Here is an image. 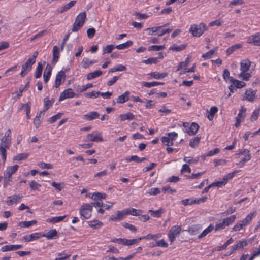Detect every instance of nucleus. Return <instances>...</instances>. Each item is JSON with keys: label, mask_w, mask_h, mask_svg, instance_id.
<instances>
[{"label": "nucleus", "mask_w": 260, "mask_h": 260, "mask_svg": "<svg viewBox=\"0 0 260 260\" xmlns=\"http://www.w3.org/2000/svg\"><path fill=\"white\" fill-rule=\"evenodd\" d=\"M223 78L227 83H231L234 79L232 77L230 76V72L227 69H225L223 71Z\"/></svg>", "instance_id": "ea45409f"}, {"label": "nucleus", "mask_w": 260, "mask_h": 260, "mask_svg": "<svg viewBox=\"0 0 260 260\" xmlns=\"http://www.w3.org/2000/svg\"><path fill=\"white\" fill-rule=\"evenodd\" d=\"M54 99L52 98L50 100L49 97H45L44 99V108L42 112H43V113L46 112L53 105L54 102Z\"/></svg>", "instance_id": "b1692460"}, {"label": "nucleus", "mask_w": 260, "mask_h": 260, "mask_svg": "<svg viewBox=\"0 0 260 260\" xmlns=\"http://www.w3.org/2000/svg\"><path fill=\"white\" fill-rule=\"evenodd\" d=\"M246 112V108L244 107L243 106H241L240 110H239V112L238 114L237 119L243 121L245 117Z\"/></svg>", "instance_id": "a18cd8bd"}, {"label": "nucleus", "mask_w": 260, "mask_h": 260, "mask_svg": "<svg viewBox=\"0 0 260 260\" xmlns=\"http://www.w3.org/2000/svg\"><path fill=\"white\" fill-rule=\"evenodd\" d=\"M185 47L186 46L184 45H181L180 46L174 45L169 48V50L175 51H180L183 50Z\"/></svg>", "instance_id": "774afa93"}, {"label": "nucleus", "mask_w": 260, "mask_h": 260, "mask_svg": "<svg viewBox=\"0 0 260 260\" xmlns=\"http://www.w3.org/2000/svg\"><path fill=\"white\" fill-rule=\"evenodd\" d=\"M57 236V232L56 229H52L45 234L42 233V237H46L48 239H54Z\"/></svg>", "instance_id": "c756f323"}, {"label": "nucleus", "mask_w": 260, "mask_h": 260, "mask_svg": "<svg viewBox=\"0 0 260 260\" xmlns=\"http://www.w3.org/2000/svg\"><path fill=\"white\" fill-rule=\"evenodd\" d=\"M12 175H10L9 173L6 172L5 171L4 172V184L3 186L4 188H6L9 183L12 181Z\"/></svg>", "instance_id": "c9c22d12"}, {"label": "nucleus", "mask_w": 260, "mask_h": 260, "mask_svg": "<svg viewBox=\"0 0 260 260\" xmlns=\"http://www.w3.org/2000/svg\"><path fill=\"white\" fill-rule=\"evenodd\" d=\"M102 74V72L100 70L95 71L93 72L90 73L88 75H87L86 78L87 80H91L92 79L95 78Z\"/></svg>", "instance_id": "79ce46f5"}, {"label": "nucleus", "mask_w": 260, "mask_h": 260, "mask_svg": "<svg viewBox=\"0 0 260 260\" xmlns=\"http://www.w3.org/2000/svg\"><path fill=\"white\" fill-rule=\"evenodd\" d=\"M51 68L49 64H47L46 67L45 71L43 74L44 81L45 83H47L51 74Z\"/></svg>", "instance_id": "2f4dec72"}, {"label": "nucleus", "mask_w": 260, "mask_h": 260, "mask_svg": "<svg viewBox=\"0 0 260 260\" xmlns=\"http://www.w3.org/2000/svg\"><path fill=\"white\" fill-rule=\"evenodd\" d=\"M149 79H154L156 80H161L166 78L168 76V73L166 72L159 73L158 72H153L148 74Z\"/></svg>", "instance_id": "aec40b11"}, {"label": "nucleus", "mask_w": 260, "mask_h": 260, "mask_svg": "<svg viewBox=\"0 0 260 260\" xmlns=\"http://www.w3.org/2000/svg\"><path fill=\"white\" fill-rule=\"evenodd\" d=\"M191 55H188L185 61L181 62L177 67V71H180V74H185L190 72H194L196 69L195 64L190 68H188V66L191 61Z\"/></svg>", "instance_id": "20e7f679"}, {"label": "nucleus", "mask_w": 260, "mask_h": 260, "mask_svg": "<svg viewBox=\"0 0 260 260\" xmlns=\"http://www.w3.org/2000/svg\"><path fill=\"white\" fill-rule=\"evenodd\" d=\"M44 114L43 113V112L40 111L37 114L36 117H35L33 124L36 128H38L40 126L42 122L41 119L44 116Z\"/></svg>", "instance_id": "a878e982"}, {"label": "nucleus", "mask_w": 260, "mask_h": 260, "mask_svg": "<svg viewBox=\"0 0 260 260\" xmlns=\"http://www.w3.org/2000/svg\"><path fill=\"white\" fill-rule=\"evenodd\" d=\"M100 94H101V92L99 91H93L85 93L84 96L88 98H96L100 96Z\"/></svg>", "instance_id": "6e6d98bb"}, {"label": "nucleus", "mask_w": 260, "mask_h": 260, "mask_svg": "<svg viewBox=\"0 0 260 260\" xmlns=\"http://www.w3.org/2000/svg\"><path fill=\"white\" fill-rule=\"evenodd\" d=\"M231 84H232L234 86H235L237 88H241L246 86V83L244 82L240 81L234 79L231 82Z\"/></svg>", "instance_id": "8fccbe9b"}, {"label": "nucleus", "mask_w": 260, "mask_h": 260, "mask_svg": "<svg viewBox=\"0 0 260 260\" xmlns=\"http://www.w3.org/2000/svg\"><path fill=\"white\" fill-rule=\"evenodd\" d=\"M160 193V190L157 187H154L151 188L149 190H148L146 194H148L150 196H156L159 194Z\"/></svg>", "instance_id": "680f3d73"}, {"label": "nucleus", "mask_w": 260, "mask_h": 260, "mask_svg": "<svg viewBox=\"0 0 260 260\" xmlns=\"http://www.w3.org/2000/svg\"><path fill=\"white\" fill-rule=\"evenodd\" d=\"M143 239H154V236L152 234H148L146 236L139 237L136 239H128L126 238H114L112 242L119 245L126 246H132L135 244L138 243L140 241Z\"/></svg>", "instance_id": "f03ea898"}, {"label": "nucleus", "mask_w": 260, "mask_h": 260, "mask_svg": "<svg viewBox=\"0 0 260 260\" xmlns=\"http://www.w3.org/2000/svg\"><path fill=\"white\" fill-rule=\"evenodd\" d=\"M253 217V214H248L244 219L236 223L231 229L232 232L239 231L243 229L245 226L248 224L251 221Z\"/></svg>", "instance_id": "9b49d317"}, {"label": "nucleus", "mask_w": 260, "mask_h": 260, "mask_svg": "<svg viewBox=\"0 0 260 260\" xmlns=\"http://www.w3.org/2000/svg\"><path fill=\"white\" fill-rule=\"evenodd\" d=\"M168 246L167 242L163 239L157 241L155 244H153L150 245L151 247L159 246L161 247H167Z\"/></svg>", "instance_id": "e2e57ef3"}, {"label": "nucleus", "mask_w": 260, "mask_h": 260, "mask_svg": "<svg viewBox=\"0 0 260 260\" xmlns=\"http://www.w3.org/2000/svg\"><path fill=\"white\" fill-rule=\"evenodd\" d=\"M19 168V166L17 165H15L12 166H10L7 168L5 171L8 173H9L10 175H12L13 174H15L17 171L18 170Z\"/></svg>", "instance_id": "09e8293b"}, {"label": "nucleus", "mask_w": 260, "mask_h": 260, "mask_svg": "<svg viewBox=\"0 0 260 260\" xmlns=\"http://www.w3.org/2000/svg\"><path fill=\"white\" fill-rule=\"evenodd\" d=\"M244 0H232L229 6L230 7H233L235 6H240L244 4Z\"/></svg>", "instance_id": "338daca9"}, {"label": "nucleus", "mask_w": 260, "mask_h": 260, "mask_svg": "<svg viewBox=\"0 0 260 260\" xmlns=\"http://www.w3.org/2000/svg\"><path fill=\"white\" fill-rule=\"evenodd\" d=\"M11 131L8 129L5 133L4 136L1 139L0 152L3 163L5 164L7 158V150L10 147L11 144Z\"/></svg>", "instance_id": "f257e3e1"}, {"label": "nucleus", "mask_w": 260, "mask_h": 260, "mask_svg": "<svg viewBox=\"0 0 260 260\" xmlns=\"http://www.w3.org/2000/svg\"><path fill=\"white\" fill-rule=\"evenodd\" d=\"M97 62L95 60H90V59L84 57L82 61V66L83 68H87L93 64Z\"/></svg>", "instance_id": "473e14b6"}, {"label": "nucleus", "mask_w": 260, "mask_h": 260, "mask_svg": "<svg viewBox=\"0 0 260 260\" xmlns=\"http://www.w3.org/2000/svg\"><path fill=\"white\" fill-rule=\"evenodd\" d=\"M144 159H145L144 158L141 159L137 155H133L130 157H127L125 158V160L127 162H131L132 161H134L136 162H141V161H143Z\"/></svg>", "instance_id": "3c124183"}, {"label": "nucleus", "mask_w": 260, "mask_h": 260, "mask_svg": "<svg viewBox=\"0 0 260 260\" xmlns=\"http://www.w3.org/2000/svg\"><path fill=\"white\" fill-rule=\"evenodd\" d=\"M251 66V61L248 59L242 60L240 62V73L238 77L245 81H248L251 77V74L248 72Z\"/></svg>", "instance_id": "7ed1b4c3"}, {"label": "nucleus", "mask_w": 260, "mask_h": 260, "mask_svg": "<svg viewBox=\"0 0 260 260\" xmlns=\"http://www.w3.org/2000/svg\"><path fill=\"white\" fill-rule=\"evenodd\" d=\"M198 157H188L185 156L183 158V161L186 162L187 164H196L199 161Z\"/></svg>", "instance_id": "a19ab883"}, {"label": "nucleus", "mask_w": 260, "mask_h": 260, "mask_svg": "<svg viewBox=\"0 0 260 260\" xmlns=\"http://www.w3.org/2000/svg\"><path fill=\"white\" fill-rule=\"evenodd\" d=\"M93 85L91 83H88L86 85H82V86H78L77 87V91L80 93L83 92L85 91H86L87 89H88L90 88L93 87Z\"/></svg>", "instance_id": "c03bdc74"}, {"label": "nucleus", "mask_w": 260, "mask_h": 260, "mask_svg": "<svg viewBox=\"0 0 260 260\" xmlns=\"http://www.w3.org/2000/svg\"><path fill=\"white\" fill-rule=\"evenodd\" d=\"M43 68V64L41 62H39L38 63V66L36 68L35 75L36 78H39L41 76Z\"/></svg>", "instance_id": "49530a36"}, {"label": "nucleus", "mask_w": 260, "mask_h": 260, "mask_svg": "<svg viewBox=\"0 0 260 260\" xmlns=\"http://www.w3.org/2000/svg\"><path fill=\"white\" fill-rule=\"evenodd\" d=\"M86 19L85 12L79 13L76 17L72 27V31L76 32L80 30L83 26Z\"/></svg>", "instance_id": "39448f33"}, {"label": "nucleus", "mask_w": 260, "mask_h": 260, "mask_svg": "<svg viewBox=\"0 0 260 260\" xmlns=\"http://www.w3.org/2000/svg\"><path fill=\"white\" fill-rule=\"evenodd\" d=\"M183 126L185 128V132L189 135H195L199 129V125L196 123L189 124L188 123H183Z\"/></svg>", "instance_id": "2eb2a0df"}, {"label": "nucleus", "mask_w": 260, "mask_h": 260, "mask_svg": "<svg viewBox=\"0 0 260 260\" xmlns=\"http://www.w3.org/2000/svg\"><path fill=\"white\" fill-rule=\"evenodd\" d=\"M124 210L126 212V216L129 214L133 216H138L141 214V210H137L134 208L127 209Z\"/></svg>", "instance_id": "58836bf2"}, {"label": "nucleus", "mask_w": 260, "mask_h": 260, "mask_svg": "<svg viewBox=\"0 0 260 260\" xmlns=\"http://www.w3.org/2000/svg\"><path fill=\"white\" fill-rule=\"evenodd\" d=\"M38 55V52H35L33 55L28 59L24 64L22 66V69L28 72H29L32 69V65L36 62V58L37 57Z\"/></svg>", "instance_id": "4468645a"}, {"label": "nucleus", "mask_w": 260, "mask_h": 260, "mask_svg": "<svg viewBox=\"0 0 260 260\" xmlns=\"http://www.w3.org/2000/svg\"><path fill=\"white\" fill-rule=\"evenodd\" d=\"M42 237V233L37 232L34 233L30 235H27L23 237V239L26 242L32 241L39 239Z\"/></svg>", "instance_id": "4be33fe9"}, {"label": "nucleus", "mask_w": 260, "mask_h": 260, "mask_svg": "<svg viewBox=\"0 0 260 260\" xmlns=\"http://www.w3.org/2000/svg\"><path fill=\"white\" fill-rule=\"evenodd\" d=\"M36 223H37V221L35 220H33L28 221H23L20 223V225L22 227L29 228L34 224H36Z\"/></svg>", "instance_id": "0e129e2a"}, {"label": "nucleus", "mask_w": 260, "mask_h": 260, "mask_svg": "<svg viewBox=\"0 0 260 260\" xmlns=\"http://www.w3.org/2000/svg\"><path fill=\"white\" fill-rule=\"evenodd\" d=\"M133 42L132 41L129 40L124 43L116 45L115 46V48L119 50H122V49L127 48L133 45Z\"/></svg>", "instance_id": "4c0bfd02"}, {"label": "nucleus", "mask_w": 260, "mask_h": 260, "mask_svg": "<svg viewBox=\"0 0 260 260\" xmlns=\"http://www.w3.org/2000/svg\"><path fill=\"white\" fill-rule=\"evenodd\" d=\"M129 92L128 91H125L122 94L118 96L117 99V103L119 104H123L129 100Z\"/></svg>", "instance_id": "bb28decb"}, {"label": "nucleus", "mask_w": 260, "mask_h": 260, "mask_svg": "<svg viewBox=\"0 0 260 260\" xmlns=\"http://www.w3.org/2000/svg\"><path fill=\"white\" fill-rule=\"evenodd\" d=\"M115 48L113 45H107L103 47V53L107 54L111 53L114 48Z\"/></svg>", "instance_id": "5fc2aeb1"}, {"label": "nucleus", "mask_w": 260, "mask_h": 260, "mask_svg": "<svg viewBox=\"0 0 260 260\" xmlns=\"http://www.w3.org/2000/svg\"><path fill=\"white\" fill-rule=\"evenodd\" d=\"M214 229L213 225L210 224L208 227L205 229L202 233L198 236L199 238H202L206 236L208 233L211 232Z\"/></svg>", "instance_id": "de8ad7c7"}, {"label": "nucleus", "mask_w": 260, "mask_h": 260, "mask_svg": "<svg viewBox=\"0 0 260 260\" xmlns=\"http://www.w3.org/2000/svg\"><path fill=\"white\" fill-rule=\"evenodd\" d=\"M65 78V71L61 70L56 75L55 81V87L58 88L62 83V79Z\"/></svg>", "instance_id": "5701e85b"}, {"label": "nucleus", "mask_w": 260, "mask_h": 260, "mask_svg": "<svg viewBox=\"0 0 260 260\" xmlns=\"http://www.w3.org/2000/svg\"><path fill=\"white\" fill-rule=\"evenodd\" d=\"M237 172V171H234L232 173L228 174L227 175L224 176V177L221 180L217 181L212 183L211 186H212L213 187L218 188L225 186L227 184L229 180L232 179L235 176V175L236 174Z\"/></svg>", "instance_id": "9d476101"}, {"label": "nucleus", "mask_w": 260, "mask_h": 260, "mask_svg": "<svg viewBox=\"0 0 260 260\" xmlns=\"http://www.w3.org/2000/svg\"><path fill=\"white\" fill-rule=\"evenodd\" d=\"M88 225L94 229H99L103 225L102 222L99 220L93 219L88 222Z\"/></svg>", "instance_id": "7c9ffc66"}, {"label": "nucleus", "mask_w": 260, "mask_h": 260, "mask_svg": "<svg viewBox=\"0 0 260 260\" xmlns=\"http://www.w3.org/2000/svg\"><path fill=\"white\" fill-rule=\"evenodd\" d=\"M159 62L157 57H151L146 60H143V62L146 64H156Z\"/></svg>", "instance_id": "603ef678"}, {"label": "nucleus", "mask_w": 260, "mask_h": 260, "mask_svg": "<svg viewBox=\"0 0 260 260\" xmlns=\"http://www.w3.org/2000/svg\"><path fill=\"white\" fill-rule=\"evenodd\" d=\"M247 42L255 46H260V36L258 35H252L248 38Z\"/></svg>", "instance_id": "393cba45"}, {"label": "nucleus", "mask_w": 260, "mask_h": 260, "mask_svg": "<svg viewBox=\"0 0 260 260\" xmlns=\"http://www.w3.org/2000/svg\"><path fill=\"white\" fill-rule=\"evenodd\" d=\"M22 247L21 245H8L3 246L1 248V251L6 252L9 251H13L19 249Z\"/></svg>", "instance_id": "c85d7f7f"}, {"label": "nucleus", "mask_w": 260, "mask_h": 260, "mask_svg": "<svg viewBox=\"0 0 260 260\" xmlns=\"http://www.w3.org/2000/svg\"><path fill=\"white\" fill-rule=\"evenodd\" d=\"M126 212L124 210L117 211L115 214L112 215L109 219L112 221H120L126 216Z\"/></svg>", "instance_id": "a211bd4d"}, {"label": "nucleus", "mask_w": 260, "mask_h": 260, "mask_svg": "<svg viewBox=\"0 0 260 260\" xmlns=\"http://www.w3.org/2000/svg\"><path fill=\"white\" fill-rule=\"evenodd\" d=\"M100 114L97 112H91L83 116V119L87 121H90L99 118Z\"/></svg>", "instance_id": "cd10ccee"}, {"label": "nucleus", "mask_w": 260, "mask_h": 260, "mask_svg": "<svg viewBox=\"0 0 260 260\" xmlns=\"http://www.w3.org/2000/svg\"><path fill=\"white\" fill-rule=\"evenodd\" d=\"M93 210L92 205L89 203L83 204L79 209L81 217L85 219H89L92 215Z\"/></svg>", "instance_id": "6e6552de"}, {"label": "nucleus", "mask_w": 260, "mask_h": 260, "mask_svg": "<svg viewBox=\"0 0 260 260\" xmlns=\"http://www.w3.org/2000/svg\"><path fill=\"white\" fill-rule=\"evenodd\" d=\"M216 51V49L211 50L209 52L202 55V57L205 59H209L213 57L215 52Z\"/></svg>", "instance_id": "69168bd1"}, {"label": "nucleus", "mask_w": 260, "mask_h": 260, "mask_svg": "<svg viewBox=\"0 0 260 260\" xmlns=\"http://www.w3.org/2000/svg\"><path fill=\"white\" fill-rule=\"evenodd\" d=\"M29 186L31 190H39V188L41 186V184L37 183L35 180H32L29 183Z\"/></svg>", "instance_id": "864d4df0"}, {"label": "nucleus", "mask_w": 260, "mask_h": 260, "mask_svg": "<svg viewBox=\"0 0 260 260\" xmlns=\"http://www.w3.org/2000/svg\"><path fill=\"white\" fill-rule=\"evenodd\" d=\"M236 155L238 157L243 156L241 159L237 164L239 167H242L247 161L250 160L251 158L250 151L247 149L239 150V153L236 154Z\"/></svg>", "instance_id": "1a4fd4ad"}, {"label": "nucleus", "mask_w": 260, "mask_h": 260, "mask_svg": "<svg viewBox=\"0 0 260 260\" xmlns=\"http://www.w3.org/2000/svg\"><path fill=\"white\" fill-rule=\"evenodd\" d=\"M218 112V108L216 107H212L210 108L207 116L210 121L213 120L215 114Z\"/></svg>", "instance_id": "37998d69"}, {"label": "nucleus", "mask_w": 260, "mask_h": 260, "mask_svg": "<svg viewBox=\"0 0 260 260\" xmlns=\"http://www.w3.org/2000/svg\"><path fill=\"white\" fill-rule=\"evenodd\" d=\"M236 218V216L234 215L217 221L216 223L215 230L219 231L224 229L226 226L230 225L234 222Z\"/></svg>", "instance_id": "423d86ee"}, {"label": "nucleus", "mask_w": 260, "mask_h": 260, "mask_svg": "<svg viewBox=\"0 0 260 260\" xmlns=\"http://www.w3.org/2000/svg\"><path fill=\"white\" fill-rule=\"evenodd\" d=\"M242 46L243 45L241 43L234 45L228 48V49L226 50V53L228 55H230L234 51H235L236 50L241 48L242 47Z\"/></svg>", "instance_id": "e433bc0d"}, {"label": "nucleus", "mask_w": 260, "mask_h": 260, "mask_svg": "<svg viewBox=\"0 0 260 260\" xmlns=\"http://www.w3.org/2000/svg\"><path fill=\"white\" fill-rule=\"evenodd\" d=\"M22 198L23 196L20 194L9 196L7 198L6 203L8 206H11L19 202Z\"/></svg>", "instance_id": "6ab92c4d"}, {"label": "nucleus", "mask_w": 260, "mask_h": 260, "mask_svg": "<svg viewBox=\"0 0 260 260\" xmlns=\"http://www.w3.org/2000/svg\"><path fill=\"white\" fill-rule=\"evenodd\" d=\"M65 218V215L49 218L46 219V222L55 224L62 221Z\"/></svg>", "instance_id": "f704fd0d"}, {"label": "nucleus", "mask_w": 260, "mask_h": 260, "mask_svg": "<svg viewBox=\"0 0 260 260\" xmlns=\"http://www.w3.org/2000/svg\"><path fill=\"white\" fill-rule=\"evenodd\" d=\"M200 141V137H196L190 140L189 142V146L192 148H194L199 145Z\"/></svg>", "instance_id": "052dcab7"}, {"label": "nucleus", "mask_w": 260, "mask_h": 260, "mask_svg": "<svg viewBox=\"0 0 260 260\" xmlns=\"http://www.w3.org/2000/svg\"><path fill=\"white\" fill-rule=\"evenodd\" d=\"M59 57V48L57 46H54L53 48V58L52 63H56Z\"/></svg>", "instance_id": "72a5a7b5"}, {"label": "nucleus", "mask_w": 260, "mask_h": 260, "mask_svg": "<svg viewBox=\"0 0 260 260\" xmlns=\"http://www.w3.org/2000/svg\"><path fill=\"white\" fill-rule=\"evenodd\" d=\"M87 139L88 141L93 142H102L104 141L102 133L98 131L88 134L87 136Z\"/></svg>", "instance_id": "f3484780"}, {"label": "nucleus", "mask_w": 260, "mask_h": 260, "mask_svg": "<svg viewBox=\"0 0 260 260\" xmlns=\"http://www.w3.org/2000/svg\"><path fill=\"white\" fill-rule=\"evenodd\" d=\"M134 115L131 113H127L123 114H121L120 115V118L121 120L124 121L125 120H132L134 118Z\"/></svg>", "instance_id": "bf43d9fd"}, {"label": "nucleus", "mask_w": 260, "mask_h": 260, "mask_svg": "<svg viewBox=\"0 0 260 260\" xmlns=\"http://www.w3.org/2000/svg\"><path fill=\"white\" fill-rule=\"evenodd\" d=\"M256 98V91L249 88L246 90L243 97V100H247L250 102H253Z\"/></svg>", "instance_id": "dca6fc26"}, {"label": "nucleus", "mask_w": 260, "mask_h": 260, "mask_svg": "<svg viewBox=\"0 0 260 260\" xmlns=\"http://www.w3.org/2000/svg\"><path fill=\"white\" fill-rule=\"evenodd\" d=\"M207 30L206 25L203 23L199 24H193L190 26L189 32L196 37L201 36L204 31Z\"/></svg>", "instance_id": "0eeeda50"}, {"label": "nucleus", "mask_w": 260, "mask_h": 260, "mask_svg": "<svg viewBox=\"0 0 260 260\" xmlns=\"http://www.w3.org/2000/svg\"><path fill=\"white\" fill-rule=\"evenodd\" d=\"M177 133L175 132L168 133L161 138V141L162 144L166 146H172L174 144V141L177 139Z\"/></svg>", "instance_id": "f8f14e48"}, {"label": "nucleus", "mask_w": 260, "mask_h": 260, "mask_svg": "<svg viewBox=\"0 0 260 260\" xmlns=\"http://www.w3.org/2000/svg\"><path fill=\"white\" fill-rule=\"evenodd\" d=\"M181 231V226L176 225L173 226L168 233V237L170 241V243H172L176 237L180 234Z\"/></svg>", "instance_id": "ddd939ff"}, {"label": "nucleus", "mask_w": 260, "mask_h": 260, "mask_svg": "<svg viewBox=\"0 0 260 260\" xmlns=\"http://www.w3.org/2000/svg\"><path fill=\"white\" fill-rule=\"evenodd\" d=\"M62 113H58L57 114L53 115V116L51 117L48 120V121L50 123H53L54 122H55L56 120L59 119L62 115Z\"/></svg>", "instance_id": "4d7b16f0"}, {"label": "nucleus", "mask_w": 260, "mask_h": 260, "mask_svg": "<svg viewBox=\"0 0 260 260\" xmlns=\"http://www.w3.org/2000/svg\"><path fill=\"white\" fill-rule=\"evenodd\" d=\"M29 156L28 153H19L16 155L14 157V159L17 161H20L24 159H26Z\"/></svg>", "instance_id": "13d9d810"}, {"label": "nucleus", "mask_w": 260, "mask_h": 260, "mask_svg": "<svg viewBox=\"0 0 260 260\" xmlns=\"http://www.w3.org/2000/svg\"><path fill=\"white\" fill-rule=\"evenodd\" d=\"M85 196L86 197H88L94 201H96L99 199H105L106 198V194L99 192L88 193L86 194Z\"/></svg>", "instance_id": "412c9836"}]
</instances>
